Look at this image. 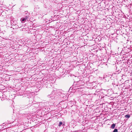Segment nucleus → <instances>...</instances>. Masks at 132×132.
<instances>
[{
	"mask_svg": "<svg viewBox=\"0 0 132 132\" xmlns=\"http://www.w3.org/2000/svg\"><path fill=\"white\" fill-rule=\"evenodd\" d=\"M116 126L115 124H113L111 126V128L112 129H114Z\"/></svg>",
	"mask_w": 132,
	"mask_h": 132,
	"instance_id": "nucleus-1",
	"label": "nucleus"
},
{
	"mask_svg": "<svg viewBox=\"0 0 132 132\" xmlns=\"http://www.w3.org/2000/svg\"><path fill=\"white\" fill-rule=\"evenodd\" d=\"M125 117L126 118H129L130 117V115H125Z\"/></svg>",
	"mask_w": 132,
	"mask_h": 132,
	"instance_id": "nucleus-2",
	"label": "nucleus"
},
{
	"mask_svg": "<svg viewBox=\"0 0 132 132\" xmlns=\"http://www.w3.org/2000/svg\"><path fill=\"white\" fill-rule=\"evenodd\" d=\"M62 124V122L60 121V122L59 126H60Z\"/></svg>",
	"mask_w": 132,
	"mask_h": 132,
	"instance_id": "nucleus-3",
	"label": "nucleus"
},
{
	"mask_svg": "<svg viewBox=\"0 0 132 132\" xmlns=\"http://www.w3.org/2000/svg\"><path fill=\"white\" fill-rule=\"evenodd\" d=\"M113 132H118L117 129H115Z\"/></svg>",
	"mask_w": 132,
	"mask_h": 132,
	"instance_id": "nucleus-4",
	"label": "nucleus"
},
{
	"mask_svg": "<svg viewBox=\"0 0 132 132\" xmlns=\"http://www.w3.org/2000/svg\"><path fill=\"white\" fill-rule=\"evenodd\" d=\"M26 20V19H25L24 18H23L21 20H22V21L23 22V21H24Z\"/></svg>",
	"mask_w": 132,
	"mask_h": 132,
	"instance_id": "nucleus-5",
	"label": "nucleus"
},
{
	"mask_svg": "<svg viewBox=\"0 0 132 132\" xmlns=\"http://www.w3.org/2000/svg\"><path fill=\"white\" fill-rule=\"evenodd\" d=\"M5 132H6V131H5Z\"/></svg>",
	"mask_w": 132,
	"mask_h": 132,
	"instance_id": "nucleus-6",
	"label": "nucleus"
}]
</instances>
